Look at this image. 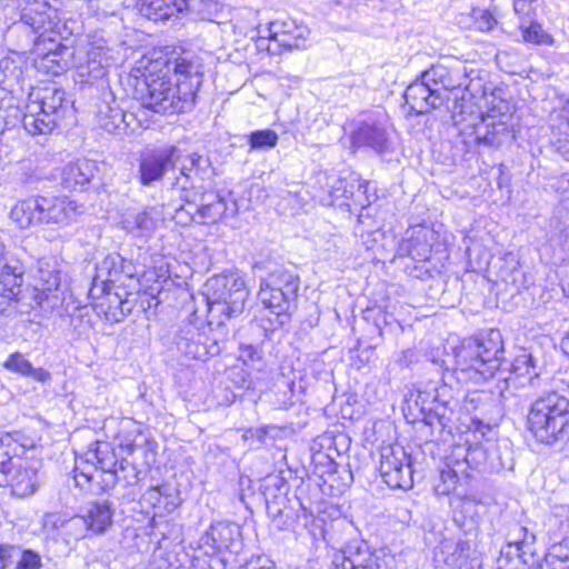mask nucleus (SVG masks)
Returning <instances> with one entry per match:
<instances>
[{
  "instance_id": "1",
  "label": "nucleus",
  "mask_w": 569,
  "mask_h": 569,
  "mask_svg": "<svg viewBox=\"0 0 569 569\" xmlns=\"http://www.w3.org/2000/svg\"><path fill=\"white\" fill-rule=\"evenodd\" d=\"M505 362L502 335L498 329L466 338L455 351L453 373L462 383H483L498 376L507 387H537L540 372L536 359L526 349L513 358L508 370L501 369Z\"/></svg>"
},
{
  "instance_id": "2",
  "label": "nucleus",
  "mask_w": 569,
  "mask_h": 569,
  "mask_svg": "<svg viewBox=\"0 0 569 569\" xmlns=\"http://www.w3.org/2000/svg\"><path fill=\"white\" fill-rule=\"evenodd\" d=\"M202 77V66L198 61L179 58L174 61L173 76L149 72L138 80L136 97L142 107L156 113L186 112L196 103Z\"/></svg>"
},
{
  "instance_id": "3",
  "label": "nucleus",
  "mask_w": 569,
  "mask_h": 569,
  "mask_svg": "<svg viewBox=\"0 0 569 569\" xmlns=\"http://www.w3.org/2000/svg\"><path fill=\"white\" fill-rule=\"evenodd\" d=\"M529 430L541 443H553L569 436V398L551 391L539 397L528 415Z\"/></svg>"
},
{
  "instance_id": "4",
  "label": "nucleus",
  "mask_w": 569,
  "mask_h": 569,
  "mask_svg": "<svg viewBox=\"0 0 569 569\" xmlns=\"http://www.w3.org/2000/svg\"><path fill=\"white\" fill-rule=\"evenodd\" d=\"M204 296L212 318L231 319L242 313L249 290L241 276L218 274L207 280ZM218 322L222 323L223 320L219 319Z\"/></svg>"
},
{
  "instance_id": "5",
  "label": "nucleus",
  "mask_w": 569,
  "mask_h": 569,
  "mask_svg": "<svg viewBox=\"0 0 569 569\" xmlns=\"http://www.w3.org/2000/svg\"><path fill=\"white\" fill-rule=\"evenodd\" d=\"M86 462L92 465L93 471L74 468V481L78 487L87 488L92 493L104 492L113 488L118 481L117 466L124 469V460L118 461L109 442L97 441L93 448L86 452Z\"/></svg>"
},
{
  "instance_id": "6",
  "label": "nucleus",
  "mask_w": 569,
  "mask_h": 569,
  "mask_svg": "<svg viewBox=\"0 0 569 569\" xmlns=\"http://www.w3.org/2000/svg\"><path fill=\"white\" fill-rule=\"evenodd\" d=\"M379 472L392 489H410L413 485L411 457L400 445L381 447Z\"/></svg>"
},
{
  "instance_id": "7",
  "label": "nucleus",
  "mask_w": 569,
  "mask_h": 569,
  "mask_svg": "<svg viewBox=\"0 0 569 569\" xmlns=\"http://www.w3.org/2000/svg\"><path fill=\"white\" fill-rule=\"evenodd\" d=\"M179 352L189 359L206 361L218 356L221 351L220 342L210 337L207 329H200L192 323L182 327L176 338Z\"/></svg>"
},
{
  "instance_id": "8",
  "label": "nucleus",
  "mask_w": 569,
  "mask_h": 569,
  "mask_svg": "<svg viewBox=\"0 0 569 569\" xmlns=\"http://www.w3.org/2000/svg\"><path fill=\"white\" fill-rule=\"evenodd\" d=\"M465 63L456 61L451 64H435L429 70L423 71V79L430 81L431 87L439 91L442 103L448 99V92L465 88L469 90L472 82L471 73Z\"/></svg>"
},
{
  "instance_id": "9",
  "label": "nucleus",
  "mask_w": 569,
  "mask_h": 569,
  "mask_svg": "<svg viewBox=\"0 0 569 569\" xmlns=\"http://www.w3.org/2000/svg\"><path fill=\"white\" fill-rule=\"evenodd\" d=\"M1 472L7 476L12 495L26 498L34 495L41 483L39 468L33 461H13L9 458L1 462Z\"/></svg>"
},
{
  "instance_id": "10",
  "label": "nucleus",
  "mask_w": 569,
  "mask_h": 569,
  "mask_svg": "<svg viewBox=\"0 0 569 569\" xmlns=\"http://www.w3.org/2000/svg\"><path fill=\"white\" fill-rule=\"evenodd\" d=\"M239 528L230 522H216L201 536L198 547L206 556L213 557L223 551L238 552Z\"/></svg>"
},
{
  "instance_id": "11",
  "label": "nucleus",
  "mask_w": 569,
  "mask_h": 569,
  "mask_svg": "<svg viewBox=\"0 0 569 569\" xmlns=\"http://www.w3.org/2000/svg\"><path fill=\"white\" fill-rule=\"evenodd\" d=\"M176 152V147L143 152L139 158V182L142 186H150L161 180L164 173L174 167Z\"/></svg>"
},
{
  "instance_id": "12",
  "label": "nucleus",
  "mask_w": 569,
  "mask_h": 569,
  "mask_svg": "<svg viewBox=\"0 0 569 569\" xmlns=\"http://www.w3.org/2000/svg\"><path fill=\"white\" fill-rule=\"evenodd\" d=\"M259 33L261 37L277 43L279 48L292 50L306 48L310 31L308 27L288 20L270 22L269 27L259 30Z\"/></svg>"
},
{
  "instance_id": "13",
  "label": "nucleus",
  "mask_w": 569,
  "mask_h": 569,
  "mask_svg": "<svg viewBox=\"0 0 569 569\" xmlns=\"http://www.w3.org/2000/svg\"><path fill=\"white\" fill-rule=\"evenodd\" d=\"M468 451L463 459H448L440 469L439 477L435 483V492L438 496H448L458 487L468 485L471 478L470 456Z\"/></svg>"
},
{
  "instance_id": "14",
  "label": "nucleus",
  "mask_w": 569,
  "mask_h": 569,
  "mask_svg": "<svg viewBox=\"0 0 569 569\" xmlns=\"http://www.w3.org/2000/svg\"><path fill=\"white\" fill-rule=\"evenodd\" d=\"M258 296L270 315L273 316V319H267L269 327H264L266 330L273 331L289 322L291 306L297 297H289L287 292H282L280 289H272L261 284Z\"/></svg>"
},
{
  "instance_id": "15",
  "label": "nucleus",
  "mask_w": 569,
  "mask_h": 569,
  "mask_svg": "<svg viewBox=\"0 0 569 569\" xmlns=\"http://www.w3.org/2000/svg\"><path fill=\"white\" fill-rule=\"evenodd\" d=\"M405 100L410 110L417 114H423L432 109L442 106V98L439 91L431 87L430 81L423 79V72L420 80L410 83L405 91Z\"/></svg>"
},
{
  "instance_id": "16",
  "label": "nucleus",
  "mask_w": 569,
  "mask_h": 569,
  "mask_svg": "<svg viewBox=\"0 0 569 569\" xmlns=\"http://www.w3.org/2000/svg\"><path fill=\"white\" fill-rule=\"evenodd\" d=\"M112 522V511L109 501L93 502L89 506L86 515L76 516L70 519L72 527H80V532L76 535L77 539L86 537L87 531L102 533Z\"/></svg>"
},
{
  "instance_id": "17",
  "label": "nucleus",
  "mask_w": 569,
  "mask_h": 569,
  "mask_svg": "<svg viewBox=\"0 0 569 569\" xmlns=\"http://www.w3.org/2000/svg\"><path fill=\"white\" fill-rule=\"evenodd\" d=\"M351 141L353 147H367L378 153L389 151L391 146L385 124L375 120L362 121L352 132Z\"/></svg>"
},
{
  "instance_id": "18",
  "label": "nucleus",
  "mask_w": 569,
  "mask_h": 569,
  "mask_svg": "<svg viewBox=\"0 0 569 569\" xmlns=\"http://www.w3.org/2000/svg\"><path fill=\"white\" fill-rule=\"evenodd\" d=\"M41 223H54L67 226L78 214V204L67 197H42L39 196Z\"/></svg>"
},
{
  "instance_id": "19",
  "label": "nucleus",
  "mask_w": 569,
  "mask_h": 569,
  "mask_svg": "<svg viewBox=\"0 0 569 569\" xmlns=\"http://www.w3.org/2000/svg\"><path fill=\"white\" fill-rule=\"evenodd\" d=\"M450 389L447 386L436 389L432 407L428 408L427 411L422 408V421L432 429L437 428L439 432L449 427L457 406V401L451 396L448 397Z\"/></svg>"
},
{
  "instance_id": "20",
  "label": "nucleus",
  "mask_w": 569,
  "mask_h": 569,
  "mask_svg": "<svg viewBox=\"0 0 569 569\" xmlns=\"http://www.w3.org/2000/svg\"><path fill=\"white\" fill-rule=\"evenodd\" d=\"M97 172L96 162L89 159H78L69 162L62 169L61 184L64 189L84 190Z\"/></svg>"
},
{
  "instance_id": "21",
  "label": "nucleus",
  "mask_w": 569,
  "mask_h": 569,
  "mask_svg": "<svg viewBox=\"0 0 569 569\" xmlns=\"http://www.w3.org/2000/svg\"><path fill=\"white\" fill-rule=\"evenodd\" d=\"M30 97H34L29 103H31L32 111H42L44 113H52L58 119L62 117L66 103V92L62 88L53 86H47L38 89L31 93Z\"/></svg>"
},
{
  "instance_id": "22",
  "label": "nucleus",
  "mask_w": 569,
  "mask_h": 569,
  "mask_svg": "<svg viewBox=\"0 0 569 569\" xmlns=\"http://www.w3.org/2000/svg\"><path fill=\"white\" fill-rule=\"evenodd\" d=\"M21 282V267L4 263L0 272V315H6L12 307Z\"/></svg>"
},
{
  "instance_id": "23",
  "label": "nucleus",
  "mask_w": 569,
  "mask_h": 569,
  "mask_svg": "<svg viewBox=\"0 0 569 569\" xmlns=\"http://www.w3.org/2000/svg\"><path fill=\"white\" fill-rule=\"evenodd\" d=\"M188 0H139L141 16L152 21H162L184 12Z\"/></svg>"
},
{
  "instance_id": "24",
  "label": "nucleus",
  "mask_w": 569,
  "mask_h": 569,
  "mask_svg": "<svg viewBox=\"0 0 569 569\" xmlns=\"http://www.w3.org/2000/svg\"><path fill=\"white\" fill-rule=\"evenodd\" d=\"M227 211V200L219 192H204L197 201L196 213L200 223H214L219 221Z\"/></svg>"
},
{
  "instance_id": "25",
  "label": "nucleus",
  "mask_w": 569,
  "mask_h": 569,
  "mask_svg": "<svg viewBox=\"0 0 569 569\" xmlns=\"http://www.w3.org/2000/svg\"><path fill=\"white\" fill-rule=\"evenodd\" d=\"M159 211L153 207H147L143 210L127 214L122 224L123 228L136 236L150 237L157 229Z\"/></svg>"
},
{
  "instance_id": "26",
  "label": "nucleus",
  "mask_w": 569,
  "mask_h": 569,
  "mask_svg": "<svg viewBox=\"0 0 569 569\" xmlns=\"http://www.w3.org/2000/svg\"><path fill=\"white\" fill-rule=\"evenodd\" d=\"M509 138H511L509 126L501 120H496L492 116L483 119V130L478 128L476 131V141L487 147H500Z\"/></svg>"
},
{
  "instance_id": "27",
  "label": "nucleus",
  "mask_w": 569,
  "mask_h": 569,
  "mask_svg": "<svg viewBox=\"0 0 569 569\" xmlns=\"http://www.w3.org/2000/svg\"><path fill=\"white\" fill-rule=\"evenodd\" d=\"M507 545L511 550L522 555H535L536 535L533 531L519 522L509 526L506 535Z\"/></svg>"
},
{
  "instance_id": "28",
  "label": "nucleus",
  "mask_w": 569,
  "mask_h": 569,
  "mask_svg": "<svg viewBox=\"0 0 569 569\" xmlns=\"http://www.w3.org/2000/svg\"><path fill=\"white\" fill-rule=\"evenodd\" d=\"M10 217L21 229L29 228L36 223H41L39 197L29 198L18 202L11 209Z\"/></svg>"
},
{
  "instance_id": "29",
  "label": "nucleus",
  "mask_w": 569,
  "mask_h": 569,
  "mask_svg": "<svg viewBox=\"0 0 569 569\" xmlns=\"http://www.w3.org/2000/svg\"><path fill=\"white\" fill-rule=\"evenodd\" d=\"M58 118L52 113H44L42 111H32L31 103L27 106V112L23 114L22 124L28 133L36 134H48L57 126Z\"/></svg>"
},
{
  "instance_id": "30",
  "label": "nucleus",
  "mask_w": 569,
  "mask_h": 569,
  "mask_svg": "<svg viewBox=\"0 0 569 569\" xmlns=\"http://www.w3.org/2000/svg\"><path fill=\"white\" fill-rule=\"evenodd\" d=\"M97 121L99 126L109 133H113L127 122V114L114 102L104 99L98 107Z\"/></svg>"
},
{
  "instance_id": "31",
  "label": "nucleus",
  "mask_w": 569,
  "mask_h": 569,
  "mask_svg": "<svg viewBox=\"0 0 569 569\" xmlns=\"http://www.w3.org/2000/svg\"><path fill=\"white\" fill-rule=\"evenodd\" d=\"M260 284L272 289H280L282 292H287L289 297H297L300 279L298 274L292 271L277 269L269 273L266 279H262Z\"/></svg>"
},
{
  "instance_id": "32",
  "label": "nucleus",
  "mask_w": 569,
  "mask_h": 569,
  "mask_svg": "<svg viewBox=\"0 0 569 569\" xmlns=\"http://www.w3.org/2000/svg\"><path fill=\"white\" fill-rule=\"evenodd\" d=\"M401 254H407L416 261H426L431 256V247L427 242L425 230L420 229L409 239L402 240L399 246Z\"/></svg>"
},
{
  "instance_id": "33",
  "label": "nucleus",
  "mask_w": 569,
  "mask_h": 569,
  "mask_svg": "<svg viewBox=\"0 0 569 569\" xmlns=\"http://www.w3.org/2000/svg\"><path fill=\"white\" fill-rule=\"evenodd\" d=\"M4 368L24 377H30L36 381L46 382L50 379V373L42 368H33L29 360L21 353L16 352L4 362Z\"/></svg>"
},
{
  "instance_id": "34",
  "label": "nucleus",
  "mask_w": 569,
  "mask_h": 569,
  "mask_svg": "<svg viewBox=\"0 0 569 569\" xmlns=\"http://www.w3.org/2000/svg\"><path fill=\"white\" fill-rule=\"evenodd\" d=\"M495 406V399L491 395L480 391H473L468 393L462 402V408L468 413H479L476 415L473 421H480L483 419L489 412L490 409Z\"/></svg>"
},
{
  "instance_id": "35",
  "label": "nucleus",
  "mask_w": 569,
  "mask_h": 569,
  "mask_svg": "<svg viewBox=\"0 0 569 569\" xmlns=\"http://www.w3.org/2000/svg\"><path fill=\"white\" fill-rule=\"evenodd\" d=\"M383 561L375 553L358 551L353 557H342L341 562H336L335 569H382Z\"/></svg>"
},
{
  "instance_id": "36",
  "label": "nucleus",
  "mask_w": 569,
  "mask_h": 569,
  "mask_svg": "<svg viewBox=\"0 0 569 569\" xmlns=\"http://www.w3.org/2000/svg\"><path fill=\"white\" fill-rule=\"evenodd\" d=\"M60 284V276L56 269H50L46 261H39L36 290L39 292L38 298L42 296L48 298L49 293L56 291Z\"/></svg>"
},
{
  "instance_id": "37",
  "label": "nucleus",
  "mask_w": 569,
  "mask_h": 569,
  "mask_svg": "<svg viewBox=\"0 0 569 569\" xmlns=\"http://www.w3.org/2000/svg\"><path fill=\"white\" fill-rule=\"evenodd\" d=\"M267 513L278 530H287L293 523L291 509L287 508L284 500H267Z\"/></svg>"
},
{
  "instance_id": "38",
  "label": "nucleus",
  "mask_w": 569,
  "mask_h": 569,
  "mask_svg": "<svg viewBox=\"0 0 569 569\" xmlns=\"http://www.w3.org/2000/svg\"><path fill=\"white\" fill-rule=\"evenodd\" d=\"M519 30L525 42L533 44L552 43V37L547 33L539 23L531 19L520 21Z\"/></svg>"
},
{
  "instance_id": "39",
  "label": "nucleus",
  "mask_w": 569,
  "mask_h": 569,
  "mask_svg": "<svg viewBox=\"0 0 569 569\" xmlns=\"http://www.w3.org/2000/svg\"><path fill=\"white\" fill-rule=\"evenodd\" d=\"M190 166H183L180 170L181 174L187 179L191 178V174L199 177L201 180L206 179L211 169V162L209 158L198 153H192L189 157Z\"/></svg>"
},
{
  "instance_id": "40",
  "label": "nucleus",
  "mask_w": 569,
  "mask_h": 569,
  "mask_svg": "<svg viewBox=\"0 0 569 569\" xmlns=\"http://www.w3.org/2000/svg\"><path fill=\"white\" fill-rule=\"evenodd\" d=\"M123 267V258L119 253H110L97 264L96 270L106 274L116 283L120 282V268Z\"/></svg>"
},
{
  "instance_id": "41",
  "label": "nucleus",
  "mask_w": 569,
  "mask_h": 569,
  "mask_svg": "<svg viewBox=\"0 0 569 569\" xmlns=\"http://www.w3.org/2000/svg\"><path fill=\"white\" fill-rule=\"evenodd\" d=\"M184 11H191L202 20L212 21L218 11V3L214 0H188V8Z\"/></svg>"
},
{
  "instance_id": "42",
  "label": "nucleus",
  "mask_w": 569,
  "mask_h": 569,
  "mask_svg": "<svg viewBox=\"0 0 569 569\" xmlns=\"http://www.w3.org/2000/svg\"><path fill=\"white\" fill-rule=\"evenodd\" d=\"M278 134L271 130H257L250 133L249 143L253 150L270 149L277 146Z\"/></svg>"
},
{
  "instance_id": "43",
  "label": "nucleus",
  "mask_w": 569,
  "mask_h": 569,
  "mask_svg": "<svg viewBox=\"0 0 569 569\" xmlns=\"http://www.w3.org/2000/svg\"><path fill=\"white\" fill-rule=\"evenodd\" d=\"M526 555L511 550L510 547H503L497 559V569H523Z\"/></svg>"
},
{
  "instance_id": "44",
  "label": "nucleus",
  "mask_w": 569,
  "mask_h": 569,
  "mask_svg": "<svg viewBox=\"0 0 569 569\" xmlns=\"http://www.w3.org/2000/svg\"><path fill=\"white\" fill-rule=\"evenodd\" d=\"M356 183L350 184V189L347 188L346 181L340 179L338 183L340 184L337 189H343V197L347 200H352L355 203L365 206L362 201V197H365L367 191V183L361 182L359 180L355 181Z\"/></svg>"
},
{
  "instance_id": "45",
  "label": "nucleus",
  "mask_w": 569,
  "mask_h": 569,
  "mask_svg": "<svg viewBox=\"0 0 569 569\" xmlns=\"http://www.w3.org/2000/svg\"><path fill=\"white\" fill-rule=\"evenodd\" d=\"M111 284H113V282L109 277L99 272V270H96V274L92 279L91 288L89 290L90 297L93 299H99L103 295H108L110 292Z\"/></svg>"
},
{
  "instance_id": "46",
  "label": "nucleus",
  "mask_w": 569,
  "mask_h": 569,
  "mask_svg": "<svg viewBox=\"0 0 569 569\" xmlns=\"http://www.w3.org/2000/svg\"><path fill=\"white\" fill-rule=\"evenodd\" d=\"M475 26L480 31H490L497 24V19L488 9L477 8L472 10Z\"/></svg>"
},
{
  "instance_id": "47",
  "label": "nucleus",
  "mask_w": 569,
  "mask_h": 569,
  "mask_svg": "<svg viewBox=\"0 0 569 569\" xmlns=\"http://www.w3.org/2000/svg\"><path fill=\"white\" fill-rule=\"evenodd\" d=\"M20 548L12 545L0 546V569H8L16 566L20 555Z\"/></svg>"
},
{
  "instance_id": "48",
  "label": "nucleus",
  "mask_w": 569,
  "mask_h": 569,
  "mask_svg": "<svg viewBox=\"0 0 569 569\" xmlns=\"http://www.w3.org/2000/svg\"><path fill=\"white\" fill-rule=\"evenodd\" d=\"M40 556L32 550H20L14 569H40Z\"/></svg>"
},
{
  "instance_id": "49",
  "label": "nucleus",
  "mask_w": 569,
  "mask_h": 569,
  "mask_svg": "<svg viewBox=\"0 0 569 569\" xmlns=\"http://www.w3.org/2000/svg\"><path fill=\"white\" fill-rule=\"evenodd\" d=\"M537 0H515L513 9L516 14L519 16L520 21L531 19L535 13V3Z\"/></svg>"
},
{
  "instance_id": "50",
  "label": "nucleus",
  "mask_w": 569,
  "mask_h": 569,
  "mask_svg": "<svg viewBox=\"0 0 569 569\" xmlns=\"http://www.w3.org/2000/svg\"><path fill=\"white\" fill-rule=\"evenodd\" d=\"M239 358L244 362H254L261 360L262 351L253 345H241L239 349Z\"/></svg>"
},
{
  "instance_id": "51",
  "label": "nucleus",
  "mask_w": 569,
  "mask_h": 569,
  "mask_svg": "<svg viewBox=\"0 0 569 569\" xmlns=\"http://www.w3.org/2000/svg\"><path fill=\"white\" fill-rule=\"evenodd\" d=\"M551 556L557 558L559 561L567 563L569 569V538H565L559 543H556L551 548Z\"/></svg>"
},
{
  "instance_id": "52",
  "label": "nucleus",
  "mask_w": 569,
  "mask_h": 569,
  "mask_svg": "<svg viewBox=\"0 0 569 569\" xmlns=\"http://www.w3.org/2000/svg\"><path fill=\"white\" fill-rule=\"evenodd\" d=\"M416 361H418V356H417V352L413 349H406V350L401 351L397 356V359H396V362L401 368H407V367H409L411 363H413Z\"/></svg>"
},
{
  "instance_id": "53",
  "label": "nucleus",
  "mask_w": 569,
  "mask_h": 569,
  "mask_svg": "<svg viewBox=\"0 0 569 569\" xmlns=\"http://www.w3.org/2000/svg\"><path fill=\"white\" fill-rule=\"evenodd\" d=\"M563 120L561 121L559 129L561 134L565 136V140L569 142V104L563 109ZM567 158L569 159V149L567 152Z\"/></svg>"
},
{
  "instance_id": "54",
  "label": "nucleus",
  "mask_w": 569,
  "mask_h": 569,
  "mask_svg": "<svg viewBox=\"0 0 569 569\" xmlns=\"http://www.w3.org/2000/svg\"><path fill=\"white\" fill-rule=\"evenodd\" d=\"M136 274V267L131 261H128L123 258V267L120 268V278L122 276L127 278H133Z\"/></svg>"
},
{
  "instance_id": "55",
  "label": "nucleus",
  "mask_w": 569,
  "mask_h": 569,
  "mask_svg": "<svg viewBox=\"0 0 569 569\" xmlns=\"http://www.w3.org/2000/svg\"><path fill=\"white\" fill-rule=\"evenodd\" d=\"M100 52L99 53H96L94 51V48H92L89 52H88V64L90 66L91 63H98V66L102 67V59L100 58L99 60H97V57L99 56L100 57Z\"/></svg>"
},
{
  "instance_id": "56",
  "label": "nucleus",
  "mask_w": 569,
  "mask_h": 569,
  "mask_svg": "<svg viewBox=\"0 0 569 569\" xmlns=\"http://www.w3.org/2000/svg\"><path fill=\"white\" fill-rule=\"evenodd\" d=\"M66 533L69 535L71 538L78 540L76 538V535L80 532V527H72L70 525V519L66 522Z\"/></svg>"
},
{
  "instance_id": "57",
  "label": "nucleus",
  "mask_w": 569,
  "mask_h": 569,
  "mask_svg": "<svg viewBox=\"0 0 569 569\" xmlns=\"http://www.w3.org/2000/svg\"><path fill=\"white\" fill-rule=\"evenodd\" d=\"M562 351L569 356V331L566 333V336L561 339L560 342Z\"/></svg>"
},
{
  "instance_id": "58",
  "label": "nucleus",
  "mask_w": 569,
  "mask_h": 569,
  "mask_svg": "<svg viewBox=\"0 0 569 569\" xmlns=\"http://www.w3.org/2000/svg\"><path fill=\"white\" fill-rule=\"evenodd\" d=\"M56 516L54 515H46L44 516V523L48 525L52 518H54Z\"/></svg>"
},
{
  "instance_id": "59",
  "label": "nucleus",
  "mask_w": 569,
  "mask_h": 569,
  "mask_svg": "<svg viewBox=\"0 0 569 569\" xmlns=\"http://www.w3.org/2000/svg\"><path fill=\"white\" fill-rule=\"evenodd\" d=\"M463 566H467V560H463V562L460 563L459 569H463Z\"/></svg>"
},
{
  "instance_id": "60",
  "label": "nucleus",
  "mask_w": 569,
  "mask_h": 569,
  "mask_svg": "<svg viewBox=\"0 0 569 569\" xmlns=\"http://www.w3.org/2000/svg\"><path fill=\"white\" fill-rule=\"evenodd\" d=\"M232 207H233V208H232V214H234V213H236V211H237V209H236V203H234V202L232 203Z\"/></svg>"
},
{
  "instance_id": "61",
  "label": "nucleus",
  "mask_w": 569,
  "mask_h": 569,
  "mask_svg": "<svg viewBox=\"0 0 569 569\" xmlns=\"http://www.w3.org/2000/svg\"><path fill=\"white\" fill-rule=\"evenodd\" d=\"M463 505L467 506V507H472L471 502H465Z\"/></svg>"
},
{
  "instance_id": "62",
  "label": "nucleus",
  "mask_w": 569,
  "mask_h": 569,
  "mask_svg": "<svg viewBox=\"0 0 569 569\" xmlns=\"http://www.w3.org/2000/svg\"><path fill=\"white\" fill-rule=\"evenodd\" d=\"M267 49H268V51H272V52L277 51L276 49H271L270 46Z\"/></svg>"
},
{
  "instance_id": "63",
  "label": "nucleus",
  "mask_w": 569,
  "mask_h": 569,
  "mask_svg": "<svg viewBox=\"0 0 569 569\" xmlns=\"http://www.w3.org/2000/svg\"><path fill=\"white\" fill-rule=\"evenodd\" d=\"M559 182H560V183H563V182H567V183H569V179H567L566 181H563V180H560Z\"/></svg>"
}]
</instances>
